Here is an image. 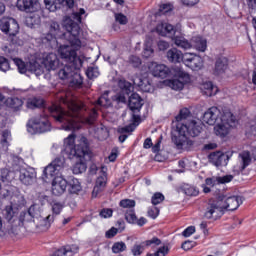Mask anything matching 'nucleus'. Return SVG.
I'll return each instance as SVG.
<instances>
[{
  "mask_svg": "<svg viewBox=\"0 0 256 256\" xmlns=\"http://www.w3.org/2000/svg\"><path fill=\"white\" fill-rule=\"evenodd\" d=\"M14 179H15V172H11L7 168H4L1 170V181H3V183H9Z\"/></svg>",
  "mask_w": 256,
  "mask_h": 256,
  "instance_id": "79ce46f5",
  "label": "nucleus"
},
{
  "mask_svg": "<svg viewBox=\"0 0 256 256\" xmlns=\"http://www.w3.org/2000/svg\"><path fill=\"white\" fill-rule=\"evenodd\" d=\"M109 92H105L96 102L95 107H111V100L108 98Z\"/></svg>",
  "mask_w": 256,
  "mask_h": 256,
  "instance_id": "a19ab883",
  "label": "nucleus"
},
{
  "mask_svg": "<svg viewBox=\"0 0 256 256\" xmlns=\"http://www.w3.org/2000/svg\"><path fill=\"white\" fill-rule=\"evenodd\" d=\"M129 107L130 111H132V122L139 123L141 122V116L139 115V111H141V107H143V99H141V96L137 93L131 94L129 97Z\"/></svg>",
  "mask_w": 256,
  "mask_h": 256,
  "instance_id": "2eb2a0df",
  "label": "nucleus"
},
{
  "mask_svg": "<svg viewBox=\"0 0 256 256\" xmlns=\"http://www.w3.org/2000/svg\"><path fill=\"white\" fill-rule=\"evenodd\" d=\"M63 155L68 159H78L72 166L74 175H81L87 171V159H89V142L85 136L70 134L64 139Z\"/></svg>",
  "mask_w": 256,
  "mask_h": 256,
  "instance_id": "20e7f679",
  "label": "nucleus"
},
{
  "mask_svg": "<svg viewBox=\"0 0 256 256\" xmlns=\"http://www.w3.org/2000/svg\"><path fill=\"white\" fill-rule=\"evenodd\" d=\"M190 117L191 111L187 108L181 109L179 115L176 116L178 123L176 124V130L172 134V142L177 149H181L182 151L189 149L193 145L189 137H197L201 133V122L188 120Z\"/></svg>",
  "mask_w": 256,
  "mask_h": 256,
  "instance_id": "7ed1b4c3",
  "label": "nucleus"
},
{
  "mask_svg": "<svg viewBox=\"0 0 256 256\" xmlns=\"http://www.w3.org/2000/svg\"><path fill=\"white\" fill-rule=\"evenodd\" d=\"M83 15H85V9L80 8L78 11L73 12L71 17L66 16L63 19V27L67 31L63 35L64 37H68V42L58 47V54L61 59L66 63L74 65L75 69H81L83 67V60L77 56V51L81 49V40H79V31H81V28L79 27V23H81Z\"/></svg>",
  "mask_w": 256,
  "mask_h": 256,
  "instance_id": "f03ea898",
  "label": "nucleus"
},
{
  "mask_svg": "<svg viewBox=\"0 0 256 256\" xmlns=\"http://www.w3.org/2000/svg\"><path fill=\"white\" fill-rule=\"evenodd\" d=\"M118 231L119 230L117 228L112 227L110 230H108L106 232L107 239H112V237H115V235H117Z\"/></svg>",
  "mask_w": 256,
  "mask_h": 256,
  "instance_id": "774afa93",
  "label": "nucleus"
},
{
  "mask_svg": "<svg viewBox=\"0 0 256 256\" xmlns=\"http://www.w3.org/2000/svg\"><path fill=\"white\" fill-rule=\"evenodd\" d=\"M90 133L97 139H100V141H103V139H107V137H109V131H107V128L103 124L92 126L90 128Z\"/></svg>",
  "mask_w": 256,
  "mask_h": 256,
  "instance_id": "2f4dec72",
  "label": "nucleus"
},
{
  "mask_svg": "<svg viewBox=\"0 0 256 256\" xmlns=\"http://www.w3.org/2000/svg\"><path fill=\"white\" fill-rule=\"evenodd\" d=\"M115 21L120 25H127V23L129 22V20L127 19V16H125L123 13H116Z\"/></svg>",
  "mask_w": 256,
  "mask_h": 256,
  "instance_id": "6e6d98bb",
  "label": "nucleus"
},
{
  "mask_svg": "<svg viewBox=\"0 0 256 256\" xmlns=\"http://www.w3.org/2000/svg\"><path fill=\"white\" fill-rule=\"evenodd\" d=\"M43 99L40 98H29L26 103L27 109H37V107H42Z\"/></svg>",
  "mask_w": 256,
  "mask_h": 256,
  "instance_id": "37998d69",
  "label": "nucleus"
},
{
  "mask_svg": "<svg viewBox=\"0 0 256 256\" xmlns=\"http://www.w3.org/2000/svg\"><path fill=\"white\" fill-rule=\"evenodd\" d=\"M106 171H107L106 167L101 168L102 174L96 180V184H95L93 192H92L93 197H97V195H99V193H101V191H103V189H105V187L107 185V172Z\"/></svg>",
  "mask_w": 256,
  "mask_h": 256,
  "instance_id": "bb28decb",
  "label": "nucleus"
},
{
  "mask_svg": "<svg viewBox=\"0 0 256 256\" xmlns=\"http://www.w3.org/2000/svg\"><path fill=\"white\" fill-rule=\"evenodd\" d=\"M238 159L239 163L234 166L233 169L234 173H236L237 175H239V173L245 171V169L249 167V165L251 164V154L249 153V151H244L239 154Z\"/></svg>",
  "mask_w": 256,
  "mask_h": 256,
  "instance_id": "a878e982",
  "label": "nucleus"
},
{
  "mask_svg": "<svg viewBox=\"0 0 256 256\" xmlns=\"http://www.w3.org/2000/svg\"><path fill=\"white\" fill-rule=\"evenodd\" d=\"M68 191L72 195H77L79 191H81V182H79V179L72 178L68 182Z\"/></svg>",
  "mask_w": 256,
  "mask_h": 256,
  "instance_id": "58836bf2",
  "label": "nucleus"
},
{
  "mask_svg": "<svg viewBox=\"0 0 256 256\" xmlns=\"http://www.w3.org/2000/svg\"><path fill=\"white\" fill-rule=\"evenodd\" d=\"M156 32L162 35V37H171L176 47L184 49V51L189 49H196V51H201V53L207 51V39L203 38V36L196 35L189 42V40L181 35L183 32L181 24L173 26L167 22H160L156 26Z\"/></svg>",
  "mask_w": 256,
  "mask_h": 256,
  "instance_id": "39448f33",
  "label": "nucleus"
},
{
  "mask_svg": "<svg viewBox=\"0 0 256 256\" xmlns=\"http://www.w3.org/2000/svg\"><path fill=\"white\" fill-rule=\"evenodd\" d=\"M167 59L170 63H183L185 62V54L177 48H172L167 51Z\"/></svg>",
  "mask_w": 256,
  "mask_h": 256,
  "instance_id": "7c9ffc66",
  "label": "nucleus"
},
{
  "mask_svg": "<svg viewBox=\"0 0 256 256\" xmlns=\"http://www.w3.org/2000/svg\"><path fill=\"white\" fill-rule=\"evenodd\" d=\"M86 75L88 79H97V77H99V68L95 66L88 67Z\"/></svg>",
  "mask_w": 256,
  "mask_h": 256,
  "instance_id": "de8ad7c7",
  "label": "nucleus"
},
{
  "mask_svg": "<svg viewBox=\"0 0 256 256\" xmlns=\"http://www.w3.org/2000/svg\"><path fill=\"white\" fill-rule=\"evenodd\" d=\"M29 212L31 213L34 223H37V219H41V204H33L29 207Z\"/></svg>",
  "mask_w": 256,
  "mask_h": 256,
  "instance_id": "ea45409f",
  "label": "nucleus"
},
{
  "mask_svg": "<svg viewBox=\"0 0 256 256\" xmlns=\"http://www.w3.org/2000/svg\"><path fill=\"white\" fill-rule=\"evenodd\" d=\"M171 12H173V4L171 3L162 4L159 8V15H169Z\"/></svg>",
  "mask_w": 256,
  "mask_h": 256,
  "instance_id": "09e8293b",
  "label": "nucleus"
},
{
  "mask_svg": "<svg viewBox=\"0 0 256 256\" xmlns=\"http://www.w3.org/2000/svg\"><path fill=\"white\" fill-rule=\"evenodd\" d=\"M25 203H27L25 201V196H23V194H18L14 197L12 206L21 209V207H25Z\"/></svg>",
  "mask_w": 256,
  "mask_h": 256,
  "instance_id": "a18cd8bd",
  "label": "nucleus"
},
{
  "mask_svg": "<svg viewBox=\"0 0 256 256\" xmlns=\"http://www.w3.org/2000/svg\"><path fill=\"white\" fill-rule=\"evenodd\" d=\"M201 0H181L182 5L185 7H195Z\"/></svg>",
  "mask_w": 256,
  "mask_h": 256,
  "instance_id": "e2e57ef3",
  "label": "nucleus"
},
{
  "mask_svg": "<svg viewBox=\"0 0 256 256\" xmlns=\"http://www.w3.org/2000/svg\"><path fill=\"white\" fill-rule=\"evenodd\" d=\"M134 86L131 85L130 82L126 80L120 79L118 81V87L120 88V93L114 96L113 100L117 101V103H126L127 97L131 95L133 89L135 87L138 88L139 91H143L144 93H152L153 91V84L149 78L144 77H135L133 80Z\"/></svg>",
  "mask_w": 256,
  "mask_h": 256,
  "instance_id": "6e6552de",
  "label": "nucleus"
},
{
  "mask_svg": "<svg viewBox=\"0 0 256 256\" xmlns=\"http://www.w3.org/2000/svg\"><path fill=\"white\" fill-rule=\"evenodd\" d=\"M157 45L159 51H167L169 49V42L167 41L160 40Z\"/></svg>",
  "mask_w": 256,
  "mask_h": 256,
  "instance_id": "69168bd1",
  "label": "nucleus"
},
{
  "mask_svg": "<svg viewBox=\"0 0 256 256\" xmlns=\"http://www.w3.org/2000/svg\"><path fill=\"white\" fill-rule=\"evenodd\" d=\"M233 181V175H225V176H213L210 178H206L205 184L202 185L204 193H211L217 185H225V183H231Z\"/></svg>",
  "mask_w": 256,
  "mask_h": 256,
  "instance_id": "dca6fc26",
  "label": "nucleus"
},
{
  "mask_svg": "<svg viewBox=\"0 0 256 256\" xmlns=\"http://www.w3.org/2000/svg\"><path fill=\"white\" fill-rule=\"evenodd\" d=\"M113 216V210L109 208H105L102 211H100V217L103 219H109V217Z\"/></svg>",
  "mask_w": 256,
  "mask_h": 256,
  "instance_id": "052dcab7",
  "label": "nucleus"
},
{
  "mask_svg": "<svg viewBox=\"0 0 256 256\" xmlns=\"http://www.w3.org/2000/svg\"><path fill=\"white\" fill-rule=\"evenodd\" d=\"M19 221L20 223H31V221H34V218L31 215V212L28 210L20 214Z\"/></svg>",
  "mask_w": 256,
  "mask_h": 256,
  "instance_id": "8fccbe9b",
  "label": "nucleus"
},
{
  "mask_svg": "<svg viewBox=\"0 0 256 256\" xmlns=\"http://www.w3.org/2000/svg\"><path fill=\"white\" fill-rule=\"evenodd\" d=\"M175 68H169L165 64H159L157 62H151L148 65L149 72L154 77H159L160 79H167V77H171L173 75V70Z\"/></svg>",
  "mask_w": 256,
  "mask_h": 256,
  "instance_id": "f3484780",
  "label": "nucleus"
},
{
  "mask_svg": "<svg viewBox=\"0 0 256 256\" xmlns=\"http://www.w3.org/2000/svg\"><path fill=\"white\" fill-rule=\"evenodd\" d=\"M144 245L146 247H158V245H161V240H159L157 237H153L150 240L144 241Z\"/></svg>",
  "mask_w": 256,
  "mask_h": 256,
  "instance_id": "4d7b16f0",
  "label": "nucleus"
},
{
  "mask_svg": "<svg viewBox=\"0 0 256 256\" xmlns=\"http://www.w3.org/2000/svg\"><path fill=\"white\" fill-rule=\"evenodd\" d=\"M60 103L68 107V111L63 110L61 104H53L49 107V112L62 124L64 131H77L83 125H93L97 119V110L93 108L87 112L85 104L73 96L71 92L62 93L60 96Z\"/></svg>",
  "mask_w": 256,
  "mask_h": 256,
  "instance_id": "f257e3e1",
  "label": "nucleus"
},
{
  "mask_svg": "<svg viewBox=\"0 0 256 256\" xmlns=\"http://www.w3.org/2000/svg\"><path fill=\"white\" fill-rule=\"evenodd\" d=\"M18 173L19 179L23 185H33V183L37 181V171H35V168L21 167Z\"/></svg>",
  "mask_w": 256,
  "mask_h": 256,
  "instance_id": "4be33fe9",
  "label": "nucleus"
},
{
  "mask_svg": "<svg viewBox=\"0 0 256 256\" xmlns=\"http://www.w3.org/2000/svg\"><path fill=\"white\" fill-rule=\"evenodd\" d=\"M168 253H169V247L168 246H162L156 252L147 254V256H165Z\"/></svg>",
  "mask_w": 256,
  "mask_h": 256,
  "instance_id": "864d4df0",
  "label": "nucleus"
},
{
  "mask_svg": "<svg viewBox=\"0 0 256 256\" xmlns=\"http://www.w3.org/2000/svg\"><path fill=\"white\" fill-rule=\"evenodd\" d=\"M235 116L231 113L230 110H223V115L220 117V122L214 127V131L216 135L220 137H225L229 135V131H231V127H235Z\"/></svg>",
  "mask_w": 256,
  "mask_h": 256,
  "instance_id": "9b49d317",
  "label": "nucleus"
},
{
  "mask_svg": "<svg viewBox=\"0 0 256 256\" xmlns=\"http://www.w3.org/2000/svg\"><path fill=\"white\" fill-rule=\"evenodd\" d=\"M229 71V60L225 57H220L216 60L214 74L223 76Z\"/></svg>",
  "mask_w": 256,
  "mask_h": 256,
  "instance_id": "c85d7f7f",
  "label": "nucleus"
},
{
  "mask_svg": "<svg viewBox=\"0 0 256 256\" xmlns=\"http://www.w3.org/2000/svg\"><path fill=\"white\" fill-rule=\"evenodd\" d=\"M46 5V9L48 11H57V9H61V7H73L75 5V0H44Z\"/></svg>",
  "mask_w": 256,
  "mask_h": 256,
  "instance_id": "393cba45",
  "label": "nucleus"
},
{
  "mask_svg": "<svg viewBox=\"0 0 256 256\" xmlns=\"http://www.w3.org/2000/svg\"><path fill=\"white\" fill-rule=\"evenodd\" d=\"M57 37H61V28L59 26V23L52 21L50 23V33L44 34L42 36V43L44 45H48L52 49H57L59 46V41L57 40Z\"/></svg>",
  "mask_w": 256,
  "mask_h": 256,
  "instance_id": "4468645a",
  "label": "nucleus"
},
{
  "mask_svg": "<svg viewBox=\"0 0 256 256\" xmlns=\"http://www.w3.org/2000/svg\"><path fill=\"white\" fill-rule=\"evenodd\" d=\"M16 7L24 13H39L41 11V2L39 0H17Z\"/></svg>",
  "mask_w": 256,
  "mask_h": 256,
  "instance_id": "6ab92c4d",
  "label": "nucleus"
},
{
  "mask_svg": "<svg viewBox=\"0 0 256 256\" xmlns=\"http://www.w3.org/2000/svg\"><path fill=\"white\" fill-rule=\"evenodd\" d=\"M24 103L25 102L23 101V99L19 97H10L5 100L6 107H9V109L14 111L15 113L23 109Z\"/></svg>",
  "mask_w": 256,
  "mask_h": 256,
  "instance_id": "c756f323",
  "label": "nucleus"
},
{
  "mask_svg": "<svg viewBox=\"0 0 256 256\" xmlns=\"http://www.w3.org/2000/svg\"><path fill=\"white\" fill-rule=\"evenodd\" d=\"M58 68L59 79L70 83V87L79 89L83 85V77H81V73L79 72L81 68H75V65L67 62L66 64H60Z\"/></svg>",
  "mask_w": 256,
  "mask_h": 256,
  "instance_id": "1a4fd4ad",
  "label": "nucleus"
},
{
  "mask_svg": "<svg viewBox=\"0 0 256 256\" xmlns=\"http://www.w3.org/2000/svg\"><path fill=\"white\" fill-rule=\"evenodd\" d=\"M41 11L40 12H32L29 13V16L26 17V25L27 27H35V25H39L41 23Z\"/></svg>",
  "mask_w": 256,
  "mask_h": 256,
  "instance_id": "c9c22d12",
  "label": "nucleus"
},
{
  "mask_svg": "<svg viewBox=\"0 0 256 256\" xmlns=\"http://www.w3.org/2000/svg\"><path fill=\"white\" fill-rule=\"evenodd\" d=\"M9 69H11L9 61L5 57L0 56V71L6 73V71H9Z\"/></svg>",
  "mask_w": 256,
  "mask_h": 256,
  "instance_id": "603ef678",
  "label": "nucleus"
},
{
  "mask_svg": "<svg viewBox=\"0 0 256 256\" xmlns=\"http://www.w3.org/2000/svg\"><path fill=\"white\" fill-rule=\"evenodd\" d=\"M65 167V157L55 158L43 170L42 179L47 183V179H52L51 191L56 197H61L67 191V179L63 177V168Z\"/></svg>",
  "mask_w": 256,
  "mask_h": 256,
  "instance_id": "423d86ee",
  "label": "nucleus"
},
{
  "mask_svg": "<svg viewBox=\"0 0 256 256\" xmlns=\"http://www.w3.org/2000/svg\"><path fill=\"white\" fill-rule=\"evenodd\" d=\"M127 250V245L125 242H115L112 246V253H123V251Z\"/></svg>",
  "mask_w": 256,
  "mask_h": 256,
  "instance_id": "49530a36",
  "label": "nucleus"
},
{
  "mask_svg": "<svg viewBox=\"0 0 256 256\" xmlns=\"http://www.w3.org/2000/svg\"><path fill=\"white\" fill-rule=\"evenodd\" d=\"M0 30L6 35L15 36L19 33V23L11 17H3L0 20Z\"/></svg>",
  "mask_w": 256,
  "mask_h": 256,
  "instance_id": "a211bd4d",
  "label": "nucleus"
},
{
  "mask_svg": "<svg viewBox=\"0 0 256 256\" xmlns=\"http://www.w3.org/2000/svg\"><path fill=\"white\" fill-rule=\"evenodd\" d=\"M130 63L133 65V67H139L141 65V58L137 56H131Z\"/></svg>",
  "mask_w": 256,
  "mask_h": 256,
  "instance_id": "338daca9",
  "label": "nucleus"
},
{
  "mask_svg": "<svg viewBox=\"0 0 256 256\" xmlns=\"http://www.w3.org/2000/svg\"><path fill=\"white\" fill-rule=\"evenodd\" d=\"M165 201V196L162 193L156 192L152 196V205H159V203H163Z\"/></svg>",
  "mask_w": 256,
  "mask_h": 256,
  "instance_id": "5fc2aeb1",
  "label": "nucleus"
},
{
  "mask_svg": "<svg viewBox=\"0 0 256 256\" xmlns=\"http://www.w3.org/2000/svg\"><path fill=\"white\" fill-rule=\"evenodd\" d=\"M55 216L53 214H49L47 216L41 215L39 219H36L37 227H42V231H47L49 227H51V223H53Z\"/></svg>",
  "mask_w": 256,
  "mask_h": 256,
  "instance_id": "473e14b6",
  "label": "nucleus"
},
{
  "mask_svg": "<svg viewBox=\"0 0 256 256\" xmlns=\"http://www.w3.org/2000/svg\"><path fill=\"white\" fill-rule=\"evenodd\" d=\"M184 65L192 71H201L203 69V58L195 53H184Z\"/></svg>",
  "mask_w": 256,
  "mask_h": 256,
  "instance_id": "aec40b11",
  "label": "nucleus"
},
{
  "mask_svg": "<svg viewBox=\"0 0 256 256\" xmlns=\"http://www.w3.org/2000/svg\"><path fill=\"white\" fill-rule=\"evenodd\" d=\"M63 203L61 202H53L52 204V211L55 213V215H59L61 211H63Z\"/></svg>",
  "mask_w": 256,
  "mask_h": 256,
  "instance_id": "bf43d9fd",
  "label": "nucleus"
},
{
  "mask_svg": "<svg viewBox=\"0 0 256 256\" xmlns=\"http://www.w3.org/2000/svg\"><path fill=\"white\" fill-rule=\"evenodd\" d=\"M200 89L207 97H213V95H217V91H219L217 86L213 85V82L211 81L203 82L200 85Z\"/></svg>",
  "mask_w": 256,
  "mask_h": 256,
  "instance_id": "72a5a7b5",
  "label": "nucleus"
},
{
  "mask_svg": "<svg viewBox=\"0 0 256 256\" xmlns=\"http://www.w3.org/2000/svg\"><path fill=\"white\" fill-rule=\"evenodd\" d=\"M243 203L241 196L219 194L216 199H211L204 213L205 219H219L225 211H235Z\"/></svg>",
  "mask_w": 256,
  "mask_h": 256,
  "instance_id": "0eeeda50",
  "label": "nucleus"
},
{
  "mask_svg": "<svg viewBox=\"0 0 256 256\" xmlns=\"http://www.w3.org/2000/svg\"><path fill=\"white\" fill-rule=\"evenodd\" d=\"M137 125L139 124L132 122L130 125L118 129V132L121 133V135L119 136L120 143H125L128 137L125 133H131L135 131V127H137Z\"/></svg>",
  "mask_w": 256,
  "mask_h": 256,
  "instance_id": "f704fd0d",
  "label": "nucleus"
},
{
  "mask_svg": "<svg viewBox=\"0 0 256 256\" xmlns=\"http://www.w3.org/2000/svg\"><path fill=\"white\" fill-rule=\"evenodd\" d=\"M4 217L9 223H15L17 219V208L12 206H7L4 210Z\"/></svg>",
  "mask_w": 256,
  "mask_h": 256,
  "instance_id": "4c0bfd02",
  "label": "nucleus"
},
{
  "mask_svg": "<svg viewBox=\"0 0 256 256\" xmlns=\"http://www.w3.org/2000/svg\"><path fill=\"white\" fill-rule=\"evenodd\" d=\"M153 53H155V50L153 49V38L147 36L144 41L143 57L147 59L151 57Z\"/></svg>",
  "mask_w": 256,
  "mask_h": 256,
  "instance_id": "e433bc0d",
  "label": "nucleus"
},
{
  "mask_svg": "<svg viewBox=\"0 0 256 256\" xmlns=\"http://www.w3.org/2000/svg\"><path fill=\"white\" fill-rule=\"evenodd\" d=\"M148 215L151 217V219H157L159 217V208L152 207L148 210Z\"/></svg>",
  "mask_w": 256,
  "mask_h": 256,
  "instance_id": "680f3d73",
  "label": "nucleus"
},
{
  "mask_svg": "<svg viewBox=\"0 0 256 256\" xmlns=\"http://www.w3.org/2000/svg\"><path fill=\"white\" fill-rule=\"evenodd\" d=\"M13 61L19 73L23 74L29 71L30 73H34L36 77L43 75V66L39 64V60L31 59L29 63H25L19 58H14Z\"/></svg>",
  "mask_w": 256,
  "mask_h": 256,
  "instance_id": "ddd939ff",
  "label": "nucleus"
},
{
  "mask_svg": "<svg viewBox=\"0 0 256 256\" xmlns=\"http://www.w3.org/2000/svg\"><path fill=\"white\" fill-rule=\"evenodd\" d=\"M208 159L215 167H225L229 163V159H231V154L216 151L210 153Z\"/></svg>",
  "mask_w": 256,
  "mask_h": 256,
  "instance_id": "5701e85b",
  "label": "nucleus"
},
{
  "mask_svg": "<svg viewBox=\"0 0 256 256\" xmlns=\"http://www.w3.org/2000/svg\"><path fill=\"white\" fill-rule=\"evenodd\" d=\"M120 207H122L123 209H128V211H131L135 207V200H131V199L121 200Z\"/></svg>",
  "mask_w": 256,
  "mask_h": 256,
  "instance_id": "3c124183",
  "label": "nucleus"
},
{
  "mask_svg": "<svg viewBox=\"0 0 256 256\" xmlns=\"http://www.w3.org/2000/svg\"><path fill=\"white\" fill-rule=\"evenodd\" d=\"M126 221L129 223H137V216H135V211L128 210L125 214Z\"/></svg>",
  "mask_w": 256,
  "mask_h": 256,
  "instance_id": "13d9d810",
  "label": "nucleus"
},
{
  "mask_svg": "<svg viewBox=\"0 0 256 256\" xmlns=\"http://www.w3.org/2000/svg\"><path fill=\"white\" fill-rule=\"evenodd\" d=\"M9 145H11V133L5 131L0 140V163L3 160V157L9 155Z\"/></svg>",
  "mask_w": 256,
  "mask_h": 256,
  "instance_id": "cd10ccee",
  "label": "nucleus"
},
{
  "mask_svg": "<svg viewBox=\"0 0 256 256\" xmlns=\"http://www.w3.org/2000/svg\"><path fill=\"white\" fill-rule=\"evenodd\" d=\"M26 128L30 135H37V133H49V131H51L49 116L43 114L31 118L26 124Z\"/></svg>",
  "mask_w": 256,
  "mask_h": 256,
  "instance_id": "9d476101",
  "label": "nucleus"
},
{
  "mask_svg": "<svg viewBox=\"0 0 256 256\" xmlns=\"http://www.w3.org/2000/svg\"><path fill=\"white\" fill-rule=\"evenodd\" d=\"M145 251V243L144 242H136L132 248L131 253L134 256H139Z\"/></svg>",
  "mask_w": 256,
  "mask_h": 256,
  "instance_id": "c03bdc74",
  "label": "nucleus"
},
{
  "mask_svg": "<svg viewBox=\"0 0 256 256\" xmlns=\"http://www.w3.org/2000/svg\"><path fill=\"white\" fill-rule=\"evenodd\" d=\"M43 60L36 59L39 61V65L43 63L45 69L47 71H55V69H59L61 63H59V58H57V54L55 53H45Z\"/></svg>",
  "mask_w": 256,
  "mask_h": 256,
  "instance_id": "b1692460",
  "label": "nucleus"
},
{
  "mask_svg": "<svg viewBox=\"0 0 256 256\" xmlns=\"http://www.w3.org/2000/svg\"><path fill=\"white\" fill-rule=\"evenodd\" d=\"M193 233H195V226H189L183 231L182 235L183 237H191Z\"/></svg>",
  "mask_w": 256,
  "mask_h": 256,
  "instance_id": "0e129e2a",
  "label": "nucleus"
},
{
  "mask_svg": "<svg viewBox=\"0 0 256 256\" xmlns=\"http://www.w3.org/2000/svg\"><path fill=\"white\" fill-rule=\"evenodd\" d=\"M171 77H176L178 79L164 80L163 83L167 87H171L174 91H181L183 87H185V83H189L190 81L189 74L179 67L173 69Z\"/></svg>",
  "mask_w": 256,
  "mask_h": 256,
  "instance_id": "f8f14e48",
  "label": "nucleus"
},
{
  "mask_svg": "<svg viewBox=\"0 0 256 256\" xmlns=\"http://www.w3.org/2000/svg\"><path fill=\"white\" fill-rule=\"evenodd\" d=\"M223 111L219 108L213 106L209 108L207 111L204 112L202 121L203 123H206V125H215L217 121H221V117L223 116Z\"/></svg>",
  "mask_w": 256,
  "mask_h": 256,
  "instance_id": "412c9836",
  "label": "nucleus"
}]
</instances>
